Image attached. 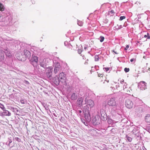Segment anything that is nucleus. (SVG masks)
<instances>
[{"mask_svg":"<svg viewBox=\"0 0 150 150\" xmlns=\"http://www.w3.org/2000/svg\"><path fill=\"white\" fill-rule=\"evenodd\" d=\"M127 84L126 83H125L123 86V90L125 91V89L127 88Z\"/></svg>","mask_w":150,"mask_h":150,"instance_id":"31","label":"nucleus"},{"mask_svg":"<svg viewBox=\"0 0 150 150\" xmlns=\"http://www.w3.org/2000/svg\"><path fill=\"white\" fill-rule=\"evenodd\" d=\"M104 39V37L103 36H100L99 38V40L100 42H103Z\"/></svg>","mask_w":150,"mask_h":150,"instance_id":"28","label":"nucleus"},{"mask_svg":"<svg viewBox=\"0 0 150 150\" xmlns=\"http://www.w3.org/2000/svg\"><path fill=\"white\" fill-rule=\"evenodd\" d=\"M6 144H7V145L8 146V145L9 144V141Z\"/></svg>","mask_w":150,"mask_h":150,"instance_id":"50","label":"nucleus"},{"mask_svg":"<svg viewBox=\"0 0 150 150\" xmlns=\"http://www.w3.org/2000/svg\"><path fill=\"white\" fill-rule=\"evenodd\" d=\"M100 120L98 116H95L92 120V123L95 125H98L100 123Z\"/></svg>","mask_w":150,"mask_h":150,"instance_id":"9","label":"nucleus"},{"mask_svg":"<svg viewBox=\"0 0 150 150\" xmlns=\"http://www.w3.org/2000/svg\"><path fill=\"white\" fill-rule=\"evenodd\" d=\"M78 104L80 106H81L82 105V102L83 101V99L82 97L79 98H78L77 100Z\"/></svg>","mask_w":150,"mask_h":150,"instance_id":"16","label":"nucleus"},{"mask_svg":"<svg viewBox=\"0 0 150 150\" xmlns=\"http://www.w3.org/2000/svg\"><path fill=\"white\" fill-rule=\"evenodd\" d=\"M118 26H119L118 25L116 26H115V28L117 29V28H118Z\"/></svg>","mask_w":150,"mask_h":150,"instance_id":"51","label":"nucleus"},{"mask_svg":"<svg viewBox=\"0 0 150 150\" xmlns=\"http://www.w3.org/2000/svg\"><path fill=\"white\" fill-rule=\"evenodd\" d=\"M16 42V41L15 40H11L10 39V44L11 43L12 45H13Z\"/></svg>","mask_w":150,"mask_h":150,"instance_id":"29","label":"nucleus"},{"mask_svg":"<svg viewBox=\"0 0 150 150\" xmlns=\"http://www.w3.org/2000/svg\"><path fill=\"white\" fill-rule=\"evenodd\" d=\"M85 100H86V97L85 98Z\"/></svg>","mask_w":150,"mask_h":150,"instance_id":"61","label":"nucleus"},{"mask_svg":"<svg viewBox=\"0 0 150 150\" xmlns=\"http://www.w3.org/2000/svg\"><path fill=\"white\" fill-rule=\"evenodd\" d=\"M116 88L117 90H118V88H117V86H116Z\"/></svg>","mask_w":150,"mask_h":150,"instance_id":"55","label":"nucleus"},{"mask_svg":"<svg viewBox=\"0 0 150 150\" xmlns=\"http://www.w3.org/2000/svg\"><path fill=\"white\" fill-rule=\"evenodd\" d=\"M124 70L125 72H127L129 71V68H125L124 69Z\"/></svg>","mask_w":150,"mask_h":150,"instance_id":"36","label":"nucleus"},{"mask_svg":"<svg viewBox=\"0 0 150 150\" xmlns=\"http://www.w3.org/2000/svg\"><path fill=\"white\" fill-rule=\"evenodd\" d=\"M126 138L127 139L129 142H131L132 141V138L127 135L126 136Z\"/></svg>","mask_w":150,"mask_h":150,"instance_id":"25","label":"nucleus"},{"mask_svg":"<svg viewBox=\"0 0 150 150\" xmlns=\"http://www.w3.org/2000/svg\"><path fill=\"white\" fill-rule=\"evenodd\" d=\"M58 78L59 79L60 81L62 83L66 82L65 75L63 72H62L59 74Z\"/></svg>","mask_w":150,"mask_h":150,"instance_id":"6","label":"nucleus"},{"mask_svg":"<svg viewBox=\"0 0 150 150\" xmlns=\"http://www.w3.org/2000/svg\"><path fill=\"white\" fill-rule=\"evenodd\" d=\"M103 74H98V76H99V77H103Z\"/></svg>","mask_w":150,"mask_h":150,"instance_id":"45","label":"nucleus"},{"mask_svg":"<svg viewBox=\"0 0 150 150\" xmlns=\"http://www.w3.org/2000/svg\"><path fill=\"white\" fill-rule=\"evenodd\" d=\"M77 24L81 26L82 25L83 23L82 21H78Z\"/></svg>","mask_w":150,"mask_h":150,"instance_id":"27","label":"nucleus"},{"mask_svg":"<svg viewBox=\"0 0 150 150\" xmlns=\"http://www.w3.org/2000/svg\"><path fill=\"white\" fill-rule=\"evenodd\" d=\"M4 111V112H3V114L4 115H9V112L6 110H5V109L4 110H3Z\"/></svg>","mask_w":150,"mask_h":150,"instance_id":"21","label":"nucleus"},{"mask_svg":"<svg viewBox=\"0 0 150 150\" xmlns=\"http://www.w3.org/2000/svg\"><path fill=\"white\" fill-rule=\"evenodd\" d=\"M87 61H88V59H87Z\"/></svg>","mask_w":150,"mask_h":150,"instance_id":"63","label":"nucleus"},{"mask_svg":"<svg viewBox=\"0 0 150 150\" xmlns=\"http://www.w3.org/2000/svg\"><path fill=\"white\" fill-rule=\"evenodd\" d=\"M24 54L23 55H24L25 57V58H29L31 56V53L28 50H24L23 51Z\"/></svg>","mask_w":150,"mask_h":150,"instance_id":"10","label":"nucleus"},{"mask_svg":"<svg viewBox=\"0 0 150 150\" xmlns=\"http://www.w3.org/2000/svg\"><path fill=\"white\" fill-rule=\"evenodd\" d=\"M132 132L133 134H134L135 135H137V133L136 132V129H134L132 131Z\"/></svg>","mask_w":150,"mask_h":150,"instance_id":"35","label":"nucleus"},{"mask_svg":"<svg viewBox=\"0 0 150 150\" xmlns=\"http://www.w3.org/2000/svg\"><path fill=\"white\" fill-rule=\"evenodd\" d=\"M83 112L84 114V117L85 120L88 122H90L91 120V117L89 110L86 107Z\"/></svg>","mask_w":150,"mask_h":150,"instance_id":"1","label":"nucleus"},{"mask_svg":"<svg viewBox=\"0 0 150 150\" xmlns=\"http://www.w3.org/2000/svg\"><path fill=\"white\" fill-rule=\"evenodd\" d=\"M77 96L75 93H73L71 96V100H75L77 99Z\"/></svg>","mask_w":150,"mask_h":150,"instance_id":"17","label":"nucleus"},{"mask_svg":"<svg viewBox=\"0 0 150 150\" xmlns=\"http://www.w3.org/2000/svg\"><path fill=\"white\" fill-rule=\"evenodd\" d=\"M108 122L109 123H110L112 122V120L111 119H108Z\"/></svg>","mask_w":150,"mask_h":150,"instance_id":"37","label":"nucleus"},{"mask_svg":"<svg viewBox=\"0 0 150 150\" xmlns=\"http://www.w3.org/2000/svg\"><path fill=\"white\" fill-rule=\"evenodd\" d=\"M145 120L146 122H150V115L148 114L145 117Z\"/></svg>","mask_w":150,"mask_h":150,"instance_id":"18","label":"nucleus"},{"mask_svg":"<svg viewBox=\"0 0 150 150\" xmlns=\"http://www.w3.org/2000/svg\"><path fill=\"white\" fill-rule=\"evenodd\" d=\"M148 39H150V36H149L148 37Z\"/></svg>","mask_w":150,"mask_h":150,"instance_id":"58","label":"nucleus"},{"mask_svg":"<svg viewBox=\"0 0 150 150\" xmlns=\"http://www.w3.org/2000/svg\"><path fill=\"white\" fill-rule=\"evenodd\" d=\"M123 82H124V80H123L122 81H120V83H123Z\"/></svg>","mask_w":150,"mask_h":150,"instance_id":"53","label":"nucleus"},{"mask_svg":"<svg viewBox=\"0 0 150 150\" xmlns=\"http://www.w3.org/2000/svg\"><path fill=\"white\" fill-rule=\"evenodd\" d=\"M125 105L127 108L130 109L132 108L133 103L131 99H127L125 101Z\"/></svg>","mask_w":150,"mask_h":150,"instance_id":"3","label":"nucleus"},{"mask_svg":"<svg viewBox=\"0 0 150 150\" xmlns=\"http://www.w3.org/2000/svg\"><path fill=\"white\" fill-rule=\"evenodd\" d=\"M101 119L103 121H106L107 119V116L106 114L101 115Z\"/></svg>","mask_w":150,"mask_h":150,"instance_id":"19","label":"nucleus"},{"mask_svg":"<svg viewBox=\"0 0 150 150\" xmlns=\"http://www.w3.org/2000/svg\"><path fill=\"white\" fill-rule=\"evenodd\" d=\"M109 13H114V11L113 10H111V11H110L109 12Z\"/></svg>","mask_w":150,"mask_h":150,"instance_id":"43","label":"nucleus"},{"mask_svg":"<svg viewBox=\"0 0 150 150\" xmlns=\"http://www.w3.org/2000/svg\"><path fill=\"white\" fill-rule=\"evenodd\" d=\"M23 55L22 53H19L16 55V57L19 60L24 62L26 60V59L24 55Z\"/></svg>","mask_w":150,"mask_h":150,"instance_id":"7","label":"nucleus"},{"mask_svg":"<svg viewBox=\"0 0 150 150\" xmlns=\"http://www.w3.org/2000/svg\"><path fill=\"white\" fill-rule=\"evenodd\" d=\"M0 107L3 110L5 109L4 105L1 103H0Z\"/></svg>","mask_w":150,"mask_h":150,"instance_id":"33","label":"nucleus"},{"mask_svg":"<svg viewBox=\"0 0 150 150\" xmlns=\"http://www.w3.org/2000/svg\"><path fill=\"white\" fill-rule=\"evenodd\" d=\"M134 59H131L130 60V62H132L133 61Z\"/></svg>","mask_w":150,"mask_h":150,"instance_id":"49","label":"nucleus"},{"mask_svg":"<svg viewBox=\"0 0 150 150\" xmlns=\"http://www.w3.org/2000/svg\"><path fill=\"white\" fill-rule=\"evenodd\" d=\"M102 150H106V149H105L103 148Z\"/></svg>","mask_w":150,"mask_h":150,"instance_id":"56","label":"nucleus"},{"mask_svg":"<svg viewBox=\"0 0 150 150\" xmlns=\"http://www.w3.org/2000/svg\"><path fill=\"white\" fill-rule=\"evenodd\" d=\"M115 130V129L114 128H112L111 129V131H112V132H114V130Z\"/></svg>","mask_w":150,"mask_h":150,"instance_id":"47","label":"nucleus"},{"mask_svg":"<svg viewBox=\"0 0 150 150\" xmlns=\"http://www.w3.org/2000/svg\"><path fill=\"white\" fill-rule=\"evenodd\" d=\"M9 49L7 48H6V49H4V53L6 56L8 57H9Z\"/></svg>","mask_w":150,"mask_h":150,"instance_id":"20","label":"nucleus"},{"mask_svg":"<svg viewBox=\"0 0 150 150\" xmlns=\"http://www.w3.org/2000/svg\"><path fill=\"white\" fill-rule=\"evenodd\" d=\"M82 51V50L80 49H79L78 50V52L79 54L81 53Z\"/></svg>","mask_w":150,"mask_h":150,"instance_id":"39","label":"nucleus"},{"mask_svg":"<svg viewBox=\"0 0 150 150\" xmlns=\"http://www.w3.org/2000/svg\"><path fill=\"white\" fill-rule=\"evenodd\" d=\"M26 100L24 99H22L21 100V102L22 104H24L26 103Z\"/></svg>","mask_w":150,"mask_h":150,"instance_id":"32","label":"nucleus"},{"mask_svg":"<svg viewBox=\"0 0 150 150\" xmlns=\"http://www.w3.org/2000/svg\"><path fill=\"white\" fill-rule=\"evenodd\" d=\"M104 114H106V113H105V110H104L103 109H101L100 110V115H101Z\"/></svg>","mask_w":150,"mask_h":150,"instance_id":"26","label":"nucleus"},{"mask_svg":"<svg viewBox=\"0 0 150 150\" xmlns=\"http://www.w3.org/2000/svg\"><path fill=\"white\" fill-rule=\"evenodd\" d=\"M39 64L42 67L43 69H41L42 70L45 71L47 68V63L45 59H41L39 61Z\"/></svg>","mask_w":150,"mask_h":150,"instance_id":"4","label":"nucleus"},{"mask_svg":"<svg viewBox=\"0 0 150 150\" xmlns=\"http://www.w3.org/2000/svg\"><path fill=\"white\" fill-rule=\"evenodd\" d=\"M149 70H150V68H149Z\"/></svg>","mask_w":150,"mask_h":150,"instance_id":"60","label":"nucleus"},{"mask_svg":"<svg viewBox=\"0 0 150 150\" xmlns=\"http://www.w3.org/2000/svg\"><path fill=\"white\" fill-rule=\"evenodd\" d=\"M142 112V109L140 107L136 108L135 111V114L140 116V114Z\"/></svg>","mask_w":150,"mask_h":150,"instance_id":"12","label":"nucleus"},{"mask_svg":"<svg viewBox=\"0 0 150 150\" xmlns=\"http://www.w3.org/2000/svg\"><path fill=\"white\" fill-rule=\"evenodd\" d=\"M10 110H11L13 112H15L17 111V109L13 108V107H10Z\"/></svg>","mask_w":150,"mask_h":150,"instance_id":"24","label":"nucleus"},{"mask_svg":"<svg viewBox=\"0 0 150 150\" xmlns=\"http://www.w3.org/2000/svg\"><path fill=\"white\" fill-rule=\"evenodd\" d=\"M30 62L31 64L33 65L34 67H36L38 65V57L32 55L31 59L30 60Z\"/></svg>","mask_w":150,"mask_h":150,"instance_id":"2","label":"nucleus"},{"mask_svg":"<svg viewBox=\"0 0 150 150\" xmlns=\"http://www.w3.org/2000/svg\"><path fill=\"white\" fill-rule=\"evenodd\" d=\"M90 133L92 135H95L97 133V131L95 129H92L91 130Z\"/></svg>","mask_w":150,"mask_h":150,"instance_id":"22","label":"nucleus"},{"mask_svg":"<svg viewBox=\"0 0 150 150\" xmlns=\"http://www.w3.org/2000/svg\"><path fill=\"white\" fill-rule=\"evenodd\" d=\"M87 107L88 108V106H90V108L92 107L94 105V103L93 101L91 100H89L87 101Z\"/></svg>","mask_w":150,"mask_h":150,"instance_id":"14","label":"nucleus"},{"mask_svg":"<svg viewBox=\"0 0 150 150\" xmlns=\"http://www.w3.org/2000/svg\"><path fill=\"white\" fill-rule=\"evenodd\" d=\"M4 7L3 5L0 3V11H2L4 10Z\"/></svg>","mask_w":150,"mask_h":150,"instance_id":"23","label":"nucleus"},{"mask_svg":"<svg viewBox=\"0 0 150 150\" xmlns=\"http://www.w3.org/2000/svg\"><path fill=\"white\" fill-rule=\"evenodd\" d=\"M108 104L109 106H115L116 105V103L115 98H111L108 100Z\"/></svg>","mask_w":150,"mask_h":150,"instance_id":"5","label":"nucleus"},{"mask_svg":"<svg viewBox=\"0 0 150 150\" xmlns=\"http://www.w3.org/2000/svg\"><path fill=\"white\" fill-rule=\"evenodd\" d=\"M88 48V47L86 45H85V47H84V50H86Z\"/></svg>","mask_w":150,"mask_h":150,"instance_id":"46","label":"nucleus"},{"mask_svg":"<svg viewBox=\"0 0 150 150\" xmlns=\"http://www.w3.org/2000/svg\"><path fill=\"white\" fill-rule=\"evenodd\" d=\"M125 18V17L124 16H121L120 17L119 20L122 21Z\"/></svg>","mask_w":150,"mask_h":150,"instance_id":"34","label":"nucleus"},{"mask_svg":"<svg viewBox=\"0 0 150 150\" xmlns=\"http://www.w3.org/2000/svg\"><path fill=\"white\" fill-rule=\"evenodd\" d=\"M105 71H106V72L108 71L109 70V68H105Z\"/></svg>","mask_w":150,"mask_h":150,"instance_id":"44","label":"nucleus"},{"mask_svg":"<svg viewBox=\"0 0 150 150\" xmlns=\"http://www.w3.org/2000/svg\"><path fill=\"white\" fill-rule=\"evenodd\" d=\"M127 93H128V91H127Z\"/></svg>","mask_w":150,"mask_h":150,"instance_id":"62","label":"nucleus"},{"mask_svg":"<svg viewBox=\"0 0 150 150\" xmlns=\"http://www.w3.org/2000/svg\"><path fill=\"white\" fill-rule=\"evenodd\" d=\"M52 70L51 69L49 70L46 73L47 76L49 78L51 79L52 77Z\"/></svg>","mask_w":150,"mask_h":150,"instance_id":"15","label":"nucleus"},{"mask_svg":"<svg viewBox=\"0 0 150 150\" xmlns=\"http://www.w3.org/2000/svg\"><path fill=\"white\" fill-rule=\"evenodd\" d=\"M112 52H114L115 54H117L118 53H117L114 50H112Z\"/></svg>","mask_w":150,"mask_h":150,"instance_id":"48","label":"nucleus"},{"mask_svg":"<svg viewBox=\"0 0 150 150\" xmlns=\"http://www.w3.org/2000/svg\"><path fill=\"white\" fill-rule=\"evenodd\" d=\"M53 80L54 83L57 86L59 84L60 80L57 76H56L53 79Z\"/></svg>","mask_w":150,"mask_h":150,"instance_id":"13","label":"nucleus"},{"mask_svg":"<svg viewBox=\"0 0 150 150\" xmlns=\"http://www.w3.org/2000/svg\"><path fill=\"white\" fill-rule=\"evenodd\" d=\"M129 46L128 45H127L126 46V47L125 48V50H127V49L129 48Z\"/></svg>","mask_w":150,"mask_h":150,"instance_id":"40","label":"nucleus"},{"mask_svg":"<svg viewBox=\"0 0 150 150\" xmlns=\"http://www.w3.org/2000/svg\"><path fill=\"white\" fill-rule=\"evenodd\" d=\"M144 37L145 38L146 37H147V36H146V35H145L144 36Z\"/></svg>","mask_w":150,"mask_h":150,"instance_id":"57","label":"nucleus"},{"mask_svg":"<svg viewBox=\"0 0 150 150\" xmlns=\"http://www.w3.org/2000/svg\"><path fill=\"white\" fill-rule=\"evenodd\" d=\"M109 82V80H108V81H107V83H108Z\"/></svg>","mask_w":150,"mask_h":150,"instance_id":"59","label":"nucleus"},{"mask_svg":"<svg viewBox=\"0 0 150 150\" xmlns=\"http://www.w3.org/2000/svg\"><path fill=\"white\" fill-rule=\"evenodd\" d=\"M79 112L80 113H81V112H82L81 111V110H79Z\"/></svg>","mask_w":150,"mask_h":150,"instance_id":"52","label":"nucleus"},{"mask_svg":"<svg viewBox=\"0 0 150 150\" xmlns=\"http://www.w3.org/2000/svg\"><path fill=\"white\" fill-rule=\"evenodd\" d=\"M61 67L59 63H56L55 64V67L54 69V72L55 74H56L60 70Z\"/></svg>","mask_w":150,"mask_h":150,"instance_id":"8","label":"nucleus"},{"mask_svg":"<svg viewBox=\"0 0 150 150\" xmlns=\"http://www.w3.org/2000/svg\"><path fill=\"white\" fill-rule=\"evenodd\" d=\"M16 140L18 142H20L21 141V139L18 137H16Z\"/></svg>","mask_w":150,"mask_h":150,"instance_id":"42","label":"nucleus"},{"mask_svg":"<svg viewBox=\"0 0 150 150\" xmlns=\"http://www.w3.org/2000/svg\"><path fill=\"white\" fill-rule=\"evenodd\" d=\"M95 61H98L99 60V57L98 55H96L95 57Z\"/></svg>","mask_w":150,"mask_h":150,"instance_id":"30","label":"nucleus"},{"mask_svg":"<svg viewBox=\"0 0 150 150\" xmlns=\"http://www.w3.org/2000/svg\"><path fill=\"white\" fill-rule=\"evenodd\" d=\"M105 81H104V82H103V84H105V81H106V80H105Z\"/></svg>","mask_w":150,"mask_h":150,"instance_id":"54","label":"nucleus"},{"mask_svg":"<svg viewBox=\"0 0 150 150\" xmlns=\"http://www.w3.org/2000/svg\"><path fill=\"white\" fill-rule=\"evenodd\" d=\"M123 27L122 25H120L119 26H118V28H117V29H119L122 28Z\"/></svg>","mask_w":150,"mask_h":150,"instance_id":"41","label":"nucleus"},{"mask_svg":"<svg viewBox=\"0 0 150 150\" xmlns=\"http://www.w3.org/2000/svg\"><path fill=\"white\" fill-rule=\"evenodd\" d=\"M24 82L26 84L28 85L29 84V83L28 81L24 80Z\"/></svg>","mask_w":150,"mask_h":150,"instance_id":"38","label":"nucleus"},{"mask_svg":"<svg viewBox=\"0 0 150 150\" xmlns=\"http://www.w3.org/2000/svg\"><path fill=\"white\" fill-rule=\"evenodd\" d=\"M146 84L145 82L143 81L140 83V84L138 86L140 88L141 90H145L146 88Z\"/></svg>","mask_w":150,"mask_h":150,"instance_id":"11","label":"nucleus"},{"mask_svg":"<svg viewBox=\"0 0 150 150\" xmlns=\"http://www.w3.org/2000/svg\"><path fill=\"white\" fill-rule=\"evenodd\" d=\"M11 142H10V143H11Z\"/></svg>","mask_w":150,"mask_h":150,"instance_id":"64","label":"nucleus"}]
</instances>
